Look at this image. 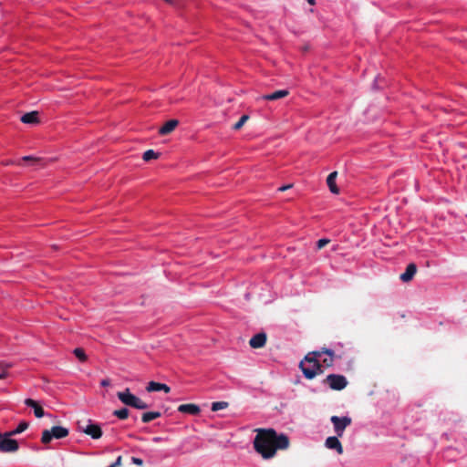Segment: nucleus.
Returning a JSON list of instances; mask_svg holds the SVG:
<instances>
[{
  "label": "nucleus",
  "instance_id": "31",
  "mask_svg": "<svg viewBox=\"0 0 467 467\" xmlns=\"http://www.w3.org/2000/svg\"><path fill=\"white\" fill-rule=\"evenodd\" d=\"M131 461L133 463H135L139 466H141L143 464V461L140 458L132 457Z\"/></svg>",
  "mask_w": 467,
  "mask_h": 467
},
{
  "label": "nucleus",
  "instance_id": "33",
  "mask_svg": "<svg viewBox=\"0 0 467 467\" xmlns=\"http://www.w3.org/2000/svg\"><path fill=\"white\" fill-rule=\"evenodd\" d=\"M100 384H101V386H103V387H107V386H109V385L110 384V381H109V379H103V380L100 382Z\"/></svg>",
  "mask_w": 467,
  "mask_h": 467
},
{
  "label": "nucleus",
  "instance_id": "2",
  "mask_svg": "<svg viewBox=\"0 0 467 467\" xmlns=\"http://www.w3.org/2000/svg\"><path fill=\"white\" fill-rule=\"evenodd\" d=\"M117 396L119 400L127 406H130L138 410H145L149 408V405L146 402L130 393V389L118 392Z\"/></svg>",
  "mask_w": 467,
  "mask_h": 467
},
{
  "label": "nucleus",
  "instance_id": "26",
  "mask_svg": "<svg viewBox=\"0 0 467 467\" xmlns=\"http://www.w3.org/2000/svg\"><path fill=\"white\" fill-rule=\"evenodd\" d=\"M334 356H327V358H323L321 362V365H322V368L324 369V368H330L333 366L334 364Z\"/></svg>",
  "mask_w": 467,
  "mask_h": 467
},
{
  "label": "nucleus",
  "instance_id": "8",
  "mask_svg": "<svg viewBox=\"0 0 467 467\" xmlns=\"http://www.w3.org/2000/svg\"><path fill=\"white\" fill-rule=\"evenodd\" d=\"M78 425L80 431L90 436L92 439L98 440L102 436V430L99 424L92 423L88 420V423L85 426L80 422H78Z\"/></svg>",
  "mask_w": 467,
  "mask_h": 467
},
{
  "label": "nucleus",
  "instance_id": "27",
  "mask_svg": "<svg viewBox=\"0 0 467 467\" xmlns=\"http://www.w3.org/2000/svg\"><path fill=\"white\" fill-rule=\"evenodd\" d=\"M22 161H30L32 165H38V164L42 163L43 160L41 158H36V157H33V156H24L22 158Z\"/></svg>",
  "mask_w": 467,
  "mask_h": 467
},
{
  "label": "nucleus",
  "instance_id": "16",
  "mask_svg": "<svg viewBox=\"0 0 467 467\" xmlns=\"http://www.w3.org/2000/svg\"><path fill=\"white\" fill-rule=\"evenodd\" d=\"M146 389L149 392L163 390L164 392L169 393L171 391V388L168 385L155 381L149 382Z\"/></svg>",
  "mask_w": 467,
  "mask_h": 467
},
{
  "label": "nucleus",
  "instance_id": "18",
  "mask_svg": "<svg viewBox=\"0 0 467 467\" xmlns=\"http://www.w3.org/2000/svg\"><path fill=\"white\" fill-rule=\"evenodd\" d=\"M20 120L26 124H37L39 122L38 112L31 111L26 113L21 117Z\"/></svg>",
  "mask_w": 467,
  "mask_h": 467
},
{
  "label": "nucleus",
  "instance_id": "9",
  "mask_svg": "<svg viewBox=\"0 0 467 467\" xmlns=\"http://www.w3.org/2000/svg\"><path fill=\"white\" fill-rule=\"evenodd\" d=\"M323 354L327 356H334L335 352L330 348H322L319 350L308 352L304 358L307 362H320L319 358H321Z\"/></svg>",
  "mask_w": 467,
  "mask_h": 467
},
{
  "label": "nucleus",
  "instance_id": "35",
  "mask_svg": "<svg viewBox=\"0 0 467 467\" xmlns=\"http://www.w3.org/2000/svg\"><path fill=\"white\" fill-rule=\"evenodd\" d=\"M166 3L171 5H175V1L174 0H164Z\"/></svg>",
  "mask_w": 467,
  "mask_h": 467
},
{
  "label": "nucleus",
  "instance_id": "6",
  "mask_svg": "<svg viewBox=\"0 0 467 467\" xmlns=\"http://www.w3.org/2000/svg\"><path fill=\"white\" fill-rule=\"evenodd\" d=\"M333 390H342L348 385V379L345 376L339 374H329L323 380Z\"/></svg>",
  "mask_w": 467,
  "mask_h": 467
},
{
  "label": "nucleus",
  "instance_id": "14",
  "mask_svg": "<svg viewBox=\"0 0 467 467\" xmlns=\"http://www.w3.org/2000/svg\"><path fill=\"white\" fill-rule=\"evenodd\" d=\"M25 404L34 410V414L36 418H42L45 415L42 406L33 399H26Z\"/></svg>",
  "mask_w": 467,
  "mask_h": 467
},
{
  "label": "nucleus",
  "instance_id": "19",
  "mask_svg": "<svg viewBox=\"0 0 467 467\" xmlns=\"http://www.w3.org/2000/svg\"><path fill=\"white\" fill-rule=\"evenodd\" d=\"M337 171H333L327 178V184L330 192L335 193V194L339 193V189H338V187L336 184V178H337Z\"/></svg>",
  "mask_w": 467,
  "mask_h": 467
},
{
  "label": "nucleus",
  "instance_id": "23",
  "mask_svg": "<svg viewBox=\"0 0 467 467\" xmlns=\"http://www.w3.org/2000/svg\"><path fill=\"white\" fill-rule=\"evenodd\" d=\"M228 402L226 401H215L212 403L211 410L213 411H218L220 410L226 409L228 407Z\"/></svg>",
  "mask_w": 467,
  "mask_h": 467
},
{
  "label": "nucleus",
  "instance_id": "1",
  "mask_svg": "<svg viewBox=\"0 0 467 467\" xmlns=\"http://www.w3.org/2000/svg\"><path fill=\"white\" fill-rule=\"evenodd\" d=\"M255 431L254 449L263 459H271L278 450H286L290 445L288 436L278 434L274 429H257Z\"/></svg>",
  "mask_w": 467,
  "mask_h": 467
},
{
  "label": "nucleus",
  "instance_id": "7",
  "mask_svg": "<svg viewBox=\"0 0 467 467\" xmlns=\"http://www.w3.org/2000/svg\"><path fill=\"white\" fill-rule=\"evenodd\" d=\"M330 420L333 423L334 431L337 437H342L346 428L348 427L352 422L351 418L348 416H332Z\"/></svg>",
  "mask_w": 467,
  "mask_h": 467
},
{
  "label": "nucleus",
  "instance_id": "4",
  "mask_svg": "<svg viewBox=\"0 0 467 467\" xmlns=\"http://www.w3.org/2000/svg\"><path fill=\"white\" fill-rule=\"evenodd\" d=\"M299 368L307 379H313L317 375L324 373L321 362H307L304 358L300 361Z\"/></svg>",
  "mask_w": 467,
  "mask_h": 467
},
{
  "label": "nucleus",
  "instance_id": "34",
  "mask_svg": "<svg viewBox=\"0 0 467 467\" xmlns=\"http://www.w3.org/2000/svg\"><path fill=\"white\" fill-rule=\"evenodd\" d=\"M152 441H153L154 442H160V441H162V438H161V437H154V438L152 439Z\"/></svg>",
  "mask_w": 467,
  "mask_h": 467
},
{
  "label": "nucleus",
  "instance_id": "21",
  "mask_svg": "<svg viewBox=\"0 0 467 467\" xmlns=\"http://www.w3.org/2000/svg\"><path fill=\"white\" fill-rule=\"evenodd\" d=\"M161 416V412L159 411H150V412H145L142 414L141 416V420L144 422V423H148L155 419H158Z\"/></svg>",
  "mask_w": 467,
  "mask_h": 467
},
{
  "label": "nucleus",
  "instance_id": "11",
  "mask_svg": "<svg viewBox=\"0 0 467 467\" xmlns=\"http://www.w3.org/2000/svg\"><path fill=\"white\" fill-rule=\"evenodd\" d=\"M266 334L264 332H260L255 334L249 341V345L252 348H263L266 343Z\"/></svg>",
  "mask_w": 467,
  "mask_h": 467
},
{
  "label": "nucleus",
  "instance_id": "25",
  "mask_svg": "<svg viewBox=\"0 0 467 467\" xmlns=\"http://www.w3.org/2000/svg\"><path fill=\"white\" fill-rule=\"evenodd\" d=\"M74 354L81 362H85L88 358L83 348H75Z\"/></svg>",
  "mask_w": 467,
  "mask_h": 467
},
{
  "label": "nucleus",
  "instance_id": "28",
  "mask_svg": "<svg viewBox=\"0 0 467 467\" xmlns=\"http://www.w3.org/2000/svg\"><path fill=\"white\" fill-rule=\"evenodd\" d=\"M248 119H249L248 115H243L240 118V119L234 125V130H240Z\"/></svg>",
  "mask_w": 467,
  "mask_h": 467
},
{
  "label": "nucleus",
  "instance_id": "36",
  "mask_svg": "<svg viewBox=\"0 0 467 467\" xmlns=\"http://www.w3.org/2000/svg\"><path fill=\"white\" fill-rule=\"evenodd\" d=\"M6 375L7 374L5 372L0 373V379H5L6 377Z\"/></svg>",
  "mask_w": 467,
  "mask_h": 467
},
{
  "label": "nucleus",
  "instance_id": "32",
  "mask_svg": "<svg viewBox=\"0 0 467 467\" xmlns=\"http://www.w3.org/2000/svg\"><path fill=\"white\" fill-rule=\"evenodd\" d=\"M291 187H292L291 184L284 185V186H281L280 188H278V191L284 192V191H286L287 189H290Z\"/></svg>",
  "mask_w": 467,
  "mask_h": 467
},
{
  "label": "nucleus",
  "instance_id": "17",
  "mask_svg": "<svg viewBox=\"0 0 467 467\" xmlns=\"http://www.w3.org/2000/svg\"><path fill=\"white\" fill-rule=\"evenodd\" d=\"M289 94V91L286 90V89H281V90H276L273 93H270V94H266V95H264L261 97L262 99H265V100H277V99H283V98H285L286 96H288Z\"/></svg>",
  "mask_w": 467,
  "mask_h": 467
},
{
  "label": "nucleus",
  "instance_id": "13",
  "mask_svg": "<svg viewBox=\"0 0 467 467\" xmlns=\"http://www.w3.org/2000/svg\"><path fill=\"white\" fill-rule=\"evenodd\" d=\"M179 125V121L175 119H170L165 122L160 129L159 133L162 136L171 133Z\"/></svg>",
  "mask_w": 467,
  "mask_h": 467
},
{
  "label": "nucleus",
  "instance_id": "15",
  "mask_svg": "<svg viewBox=\"0 0 467 467\" xmlns=\"http://www.w3.org/2000/svg\"><path fill=\"white\" fill-rule=\"evenodd\" d=\"M178 411L182 413H187L191 415H198L201 412V409L198 405L188 403L182 404L178 407Z\"/></svg>",
  "mask_w": 467,
  "mask_h": 467
},
{
  "label": "nucleus",
  "instance_id": "29",
  "mask_svg": "<svg viewBox=\"0 0 467 467\" xmlns=\"http://www.w3.org/2000/svg\"><path fill=\"white\" fill-rule=\"evenodd\" d=\"M329 243H330L329 239H327V238L319 239L317 243V247L318 250H320V249L324 248Z\"/></svg>",
  "mask_w": 467,
  "mask_h": 467
},
{
  "label": "nucleus",
  "instance_id": "10",
  "mask_svg": "<svg viewBox=\"0 0 467 467\" xmlns=\"http://www.w3.org/2000/svg\"><path fill=\"white\" fill-rule=\"evenodd\" d=\"M325 445L327 448H328L330 450H335L338 454H342L344 451L343 446H342L341 442L339 441L337 436H330V437L327 438V440L325 441Z\"/></svg>",
  "mask_w": 467,
  "mask_h": 467
},
{
  "label": "nucleus",
  "instance_id": "3",
  "mask_svg": "<svg viewBox=\"0 0 467 467\" xmlns=\"http://www.w3.org/2000/svg\"><path fill=\"white\" fill-rule=\"evenodd\" d=\"M69 434V431L66 427L53 426L50 430H44L42 431L41 442L48 444L53 439H63Z\"/></svg>",
  "mask_w": 467,
  "mask_h": 467
},
{
  "label": "nucleus",
  "instance_id": "12",
  "mask_svg": "<svg viewBox=\"0 0 467 467\" xmlns=\"http://www.w3.org/2000/svg\"><path fill=\"white\" fill-rule=\"evenodd\" d=\"M416 273L417 265L410 263L407 265L405 272L400 275V278L402 282L408 283L412 280Z\"/></svg>",
  "mask_w": 467,
  "mask_h": 467
},
{
  "label": "nucleus",
  "instance_id": "30",
  "mask_svg": "<svg viewBox=\"0 0 467 467\" xmlns=\"http://www.w3.org/2000/svg\"><path fill=\"white\" fill-rule=\"evenodd\" d=\"M113 466L115 467H119L122 465V457L121 456H119L116 461L112 463Z\"/></svg>",
  "mask_w": 467,
  "mask_h": 467
},
{
  "label": "nucleus",
  "instance_id": "24",
  "mask_svg": "<svg viewBox=\"0 0 467 467\" xmlns=\"http://www.w3.org/2000/svg\"><path fill=\"white\" fill-rule=\"evenodd\" d=\"M113 415L118 417L119 420H126L129 417V410L122 408L120 410H114Z\"/></svg>",
  "mask_w": 467,
  "mask_h": 467
},
{
  "label": "nucleus",
  "instance_id": "20",
  "mask_svg": "<svg viewBox=\"0 0 467 467\" xmlns=\"http://www.w3.org/2000/svg\"><path fill=\"white\" fill-rule=\"evenodd\" d=\"M28 426H29V423L27 421H21L15 430L6 431L7 436H16L17 434H20L23 431H25L26 430H27Z\"/></svg>",
  "mask_w": 467,
  "mask_h": 467
},
{
  "label": "nucleus",
  "instance_id": "22",
  "mask_svg": "<svg viewBox=\"0 0 467 467\" xmlns=\"http://www.w3.org/2000/svg\"><path fill=\"white\" fill-rule=\"evenodd\" d=\"M160 156V153L155 152L153 150H148L143 153L142 159L145 161H150L154 159H158Z\"/></svg>",
  "mask_w": 467,
  "mask_h": 467
},
{
  "label": "nucleus",
  "instance_id": "5",
  "mask_svg": "<svg viewBox=\"0 0 467 467\" xmlns=\"http://www.w3.org/2000/svg\"><path fill=\"white\" fill-rule=\"evenodd\" d=\"M13 436H7V432H0V452L14 453L19 450V444Z\"/></svg>",
  "mask_w": 467,
  "mask_h": 467
},
{
  "label": "nucleus",
  "instance_id": "37",
  "mask_svg": "<svg viewBox=\"0 0 467 467\" xmlns=\"http://www.w3.org/2000/svg\"><path fill=\"white\" fill-rule=\"evenodd\" d=\"M308 2V4H310L311 5H314L316 4L315 0H306Z\"/></svg>",
  "mask_w": 467,
  "mask_h": 467
}]
</instances>
